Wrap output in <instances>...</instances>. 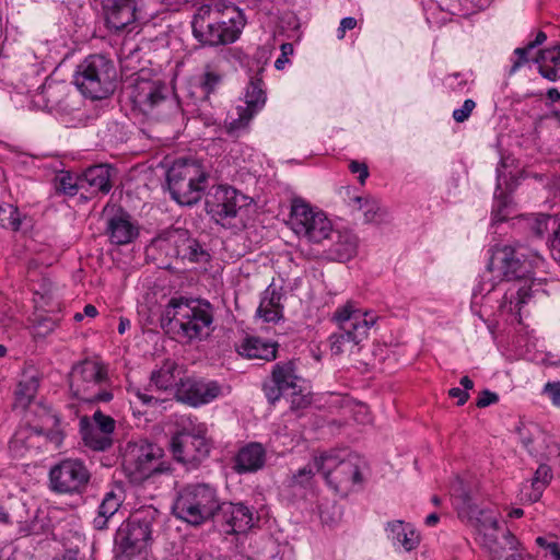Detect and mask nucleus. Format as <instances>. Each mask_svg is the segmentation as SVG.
<instances>
[{
	"label": "nucleus",
	"instance_id": "1",
	"mask_svg": "<svg viewBox=\"0 0 560 560\" xmlns=\"http://www.w3.org/2000/svg\"><path fill=\"white\" fill-rule=\"evenodd\" d=\"M457 492L459 489L457 488ZM471 488H460L457 498L463 499L464 508L457 513L466 516L476 528L477 539L481 547L489 553V560H525L522 552L517 551L518 541L514 535L503 526L498 514L491 510H480L471 503Z\"/></svg>",
	"mask_w": 560,
	"mask_h": 560
},
{
	"label": "nucleus",
	"instance_id": "2",
	"mask_svg": "<svg viewBox=\"0 0 560 560\" xmlns=\"http://www.w3.org/2000/svg\"><path fill=\"white\" fill-rule=\"evenodd\" d=\"M544 259L536 252L523 246H499L492 252L489 267L498 270L502 276L511 280H524V284L509 290L504 295V306L510 312H518L532 296L533 280L530 278L534 267L542 265Z\"/></svg>",
	"mask_w": 560,
	"mask_h": 560
},
{
	"label": "nucleus",
	"instance_id": "3",
	"mask_svg": "<svg viewBox=\"0 0 560 560\" xmlns=\"http://www.w3.org/2000/svg\"><path fill=\"white\" fill-rule=\"evenodd\" d=\"M163 318L170 329L186 341L201 340L209 335L213 322L209 302L194 299L173 298L167 303Z\"/></svg>",
	"mask_w": 560,
	"mask_h": 560
},
{
	"label": "nucleus",
	"instance_id": "4",
	"mask_svg": "<svg viewBox=\"0 0 560 560\" xmlns=\"http://www.w3.org/2000/svg\"><path fill=\"white\" fill-rule=\"evenodd\" d=\"M332 319L340 331L330 336V350L334 354H341L359 350V345L368 339L370 329L376 324L378 316L372 311L359 307L355 302L348 301L337 307Z\"/></svg>",
	"mask_w": 560,
	"mask_h": 560
},
{
	"label": "nucleus",
	"instance_id": "5",
	"mask_svg": "<svg viewBox=\"0 0 560 560\" xmlns=\"http://www.w3.org/2000/svg\"><path fill=\"white\" fill-rule=\"evenodd\" d=\"M218 491L209 483H188L180 488L173 503V514L191 525L203 524L220 511Z\"/></svg>",
	"mask_w": 560,
	"mask_h": 560
},
{
	"label": "nucleus",
	"instance_id": "6",
	"mask_svg": "<svg viewBox=\"0 0 560 560\" xmlns=\"http://www.w3.org/2000/svg\"><path fill=\"white\" fill-rule=\"evenodd\" d=\"M167 185L172 198L179 205L198 202L208 184V173L197 160L179 159L167 171Z\"/></svg>",
	"mask_w": 560,
	"mask_h": 560
},
{
	"label": "nucleus",
	"instance_id": "7",
	"mask_svg": "<svg viewBox=\"0 0 560 560\" xmlns=\"http://www.w3.org/2000/svg\"><path fill=\"white\" fill-rule=\"evenodd\" d=\"M69 384L72 395L82 401L96 404L113 399L107 369L102 362L84 360L75 364Z\"/></svg>",
	"mask_w": 560,
	"mask_h": 560
},
{
	"label": "nucleus",
	"instance_id": "8",
	"mask_svg": "<svg viewBox=\"0 0 560 560\" xmlns=\"http://www.w3.org/2000/svg\"><path fill=\"white\" fill-rule=\"evenodd\" d=\"M170 447L177 462L198 465L209 456L212 447L207 424L196 418H183L180 429L171 439Z\"/></svg>",
	"mask_w": 560,
	"mask_h": 560
},
{
	"label": "nucleus",
	"instance_id": "9",
	"mask_svg": "<svg viewBox=\"0 0 560 560\" xmlns=\"http://www.w3.org/2000/svg\"><path fill=\"white\" fill-rule=\"evenodd\" d=\"M116 70L113 62L101 55L86 57L78 65L73 83L91 100H104L115 91Z\"/></svg>",
	"mask_w": 560,
	"mask_h": 560
},
{
	"label": "nucleus",
	"instance_id": "10",
	"mask_svg": "<svg viewBox=\"0 0 560 560\" xmlns=\"http://www.w3.org/2000/svg\"><path fill=\"white\" fill-rule=\"evenodd\" d=\"M360 463L358 455L346 450L323 452L314 456L315 468L336 491L349 490L361 482Z\"/></svg>",
	"mask_w": 560,
	"mask_h": 560
},
{
	"label": "nucleus",
	"instance_id": "11",
	"mask_svg": "<svg viewBox=\"0 0 560 560\" xmlns=\"http://www.w3.org/2000/svg\"><path fill=\"white\" fill-rule=\"evenodd\" d=\"M163 450L147 440L128 442L122 452V469L131 482L141 483L167 470Z\"/></svg>",
	"mask_w": 560,
	"mask_h": 560
},
{
	"label": "nucleus",
	"instance_id": "12",
	"mask_svg": "<svg viewBox=\"0 0 560 560\" xmlns=\"http://www.w3.org/2000/svg\"><path fill=\"white\" fill-rule=\"evenodd\" d=\"M290 224L296 235L312 243H320L332 233V224L326 214L302 199L292 201Z\"/></svg>",
	"mask_w": 560,
	"mask_h": 560
},
{
	"label": "nucleus",
	"instance_id": "13",
	"mask_svg": "<svg viewBox=\"0 0 560 560\" xmlns=\"http://www.w3.org/2000/svg\"><path fill=\"white\" fill-rule=\"evenodd\" d=\"M126 93L135 107L143 114H150L166 102L167 88L159 78L141 71L127 86Z\"/></svg>",
	"mask_w": 560,
	"mask_h": 560
},
{
	"label": "nucleus",
	"instance_id": "14",
	"mask_svg": "<svg viewBox=\"0 0 560 560\" xmlns=\"http://www.w3.org/2000/svg\"><path fill=\"white\" fill-rule=\"evenodd\" d=\"M151 518L140 515L132 516L119 526L115 542L124 558L130 560L145 551L151 540Z\"/></svg>",
	"mask_w": 560,
	"mask_h": 560
},
{
	"label": "nucleus",
	"instance_id": "15",
	"mask_svg": "<svg viewBox=\"0 0 560 560\" xmlns=\"http://www.w3.org/2000/svg\"><path fill=\"white\" fill-rule=\"evenodd\" d=\"M90 480V471L84 463L67 458L50 468L49 481L52 491L58 493H80Z\"/></svg>",
	"mask_w": 560,
	"mask_h": 560
},
{
	"label": "nucleus",
	"instance_id": "16",
	"mask_svg": "<svg viewBox=\"0 0 560 560\" xmlns=\"http://www.w3.org/2000/svg\"><path fill=\"white\" fill-rule=\"evenodd\" d=\"M175 395L179 401L191 407H199L223 395V387L217 381L185 377L180 378Z\"/></svg>",
	"mask_w": 560,
	"mask_h": 560
},
{
	"label": "nucleus",
	"instance_id": "17",
	"mask_svg": "<svg viewBox=\"0 0 560 560\" xmlns=\"http://www.w3.org/2000/svg\"><path fill=\"white\" fill-rule=\"evenodd\" d=\"M61 441L60 434L57 432H44L31 425L19 428L12 436L9 450L13 457H25L28 453L36 452L47 446L48 442H54L56 446Z\"/></svg>",
	"mask_w": 560,
	"mask_h": 560
},
{
	"label": "nucleus",
	"instance_id": "18",
	"mask_svg": "<svg viewBox=\"0 0 560 560\" xmlns=\"http://www.w3.org/2000/svg\"><path fill=\"white\" fill-rule=\"evenodd\" d=\"M302 378L296 374L293 362H279L273 365L271 383L264 386L269 402L275 404L283 394L296 395L301 393Z\"/></svg>",
	"mask_w": 560,
	"mask_h": 560
},
{
	"label": "nucleus",
	"instance_id": "19",
	"mask_svg": "<svg viewBox=\"0 0 560 560\" xmlns=\"http://www.w3.org/2000/svg\"><path fill=\"white\" fill-rule=\"evenodd\" d=\"M4 481L0 478V492L4 490ZM0 522L16 525L18 533L22 536L39 534L40 526L35 517H31L26 505L16 498L0 500Z\"/></svg>",
	"mask_w": 560,
	"mask_h": 560
},
{
	"label": "nucleus",
	"instance_id": "20",
	"mask_svg": "<svg viewBox=\"0 0 560 560\" xmlns=\"http://www.w3.org/2000/svg\"><path fill=\"white\" fill-rule=\"evenodd\" d=\"M523 446L539 460H550L560 454L558 444L537 424L523 425L518 430Z\"/></svg>",
	"mask_w": 560,
	"mask_h": 560
},
{
	"label": "nucleus",
	"instance_id": "21",
	"mask_svg": "<svg viewBox=\"0 0 560 560\" xmlns=\"http://www.w3.org/2000/svg\"><path fill=\"white\" fill-rule=\"evenodd\" d=\"M207 211L213 219L225 224L230 219L237 215L240 206V195L236 189L228 186H218L206 201Z\"/></svg>",
	"mask_w": 560,
	"mask_h": 560
},
{
	"label": "nucleus",
	"instance_id": "22",
	"mask_svg": "<svg viewBox=\"0 0 560 560\" xmlns=\"http://www.w3.org/2000/svg\"><path fill=\"white\" fill-rule=\"evenodd\" d=\"M208 7L211 11H218L215 12L220 16L218 25L225 43L231 44L237 40L246 24L244 13L234 4L223 0H213L208 3Z\"/></svg>",
	"mask_w": 560,
	"mask_h": 560
},
{
	"label": "nucleus",
	"instance_id": "23",
	"mask_svg": "<svg viewBox=\"0 0 560 560\" xmlns=\"http://www.w3.org/2000/svg\"><path fill=\"white\" fill-rule=\"evenodd\" d=\"M217 11H211L208 4L198 8L191 26L194 36L203 45L218 46L226 45L225 39L220 32Z\"/></svg>",
	"mask_w": 560,
	"mask_h": 560
},
{
	"label": "nucleus",
	"instance_id": "24",
	"mask_svg": "<svg viewBox=\"0 0 560 560\" xmlns=\"http://www.w3.org/2000/svg\"><path fill=\"white\" fill-rule=\"evenodd\" d=\"M141 0H106L103 9L108 28L121 31L138 19Z\"/></svg>",
	"mask_w": 560,
	"mask_h": 560
},
{
	"label": "nucleus",
	"instance_id": "25",
	"mask_svg": "<svg viewBox=\"0 0 560 560\" xmlns=\"http://www.w3.org/2000/svg\"><path fill=\"white\" fill-rule=\"evenodd\" d=\"M28 279L36 308L50 312L59 307V289L49 278L30 270Z\"/></svg>",
	"mask_w": 560,
	"mask_h": 560
},
{
	"label": "nucleus",
	"instance_id": "26",
	"mask_svg": "<svg viewBox=\"0 0 560 560\" xmlns=\"http://www.w3.org/2000/svg\"><path fill=\"white\" fill-rule=\"evenodd\" d=\"M166 241L173 246L174 254L191 262L207 261L209 255L187 230L176 229L167 233Z\"/></svg>",
	"mask_w": 560,
	"mask_h": 560
},
{
	"label": "nucleus",
	"instance_id": "27",
	"mask_svg": "<svg viewBox=\"0 0 560 560\" xmlns=\"http://www.w3.org/2000/svg\"><path fill=\"white\" fill-rule=\"evenodd\" d=\"M106 233L113 244L127 245L138 237L139 228L127 212L119 211L107 220Z\"/></svg>",
	"mask_w": 560,
	"mask_h": 560
},
{
	"label": "nucleus",
	"instance_id": "28",
	"mask_svg": "<svg viewBox=\"0 0 560 560\" xmlns=\"http://www.w3.org/2000/svg\"><path fill=\"white\" fill-rule=\"evenodd\" d=\"M220 511L229 527L228 533H246L254 525L253 512L243 503L221 502Z\"/></svg>",
	"mask_w": 560,
	"mask_h": 560
},
{
	"label": "nucleus",
	"instance_id": "29",
	"mask_svg": "<svg viewBox=\"0 0 560 560\" xmlns=\"http://www.w3.org/2000/svg\"><path fill=\"white\" fill-rule=\"evenodd\" d=\"M387 538L395 547L406 551L416 549L420 542V536L412 525L402 521H393L386 525Z\"/></svg>",
	"mask_w": 560,
	"mask_h": 560
},
{
	"label": "nucleus",
	"instance_id": "30",
	"mask_svg": "<svg viewBox=\"0 0 560 560\" xmlns=\"http://www.w3.org/2000/svg\"><path fill=\"white\" fill-rule=\"evenodd\" d=\"M266 451L260 443H249L242 447L235 459V470L240 474L254 472L264 467Z\"/></svg>",
	"mask_w": 560,
	"mask_h": 560
},
{
	"label": "nucleus",
	"instance_id": "31",
	"mask_svg": "<svg viewBox=\"0 0 560 560\" xmlns=\"http://www.w3.org/2000/svg\"><path fill=\"white\" fill-rule=\"evenodd\" d=\"M552 478L551 469L548 465L541 464L535 471L530 482L522 486L520 491V500L522 502L534 503L537 502L548 483Z\"/></svg>",
	"mask_w": 560,
	"mask_h": 560
},
{
	"label": "nucleus",
	"instance_id": "32",
	"mask_svg": "<svg viewBox=\"0 0 560 560\" xmlns=\"http://www.w3.org/2000/svg\"><path fill=\"white\" fill-rule=\"evenodd\" d=\"M67 96V85L63 82L46 81L36 93L34 102L48 110L63 104Z\"/></svg>",
	"mask_w": 560,
	"mask_h": 560
},
{
	"label": "nucleus",
	"instance_id": "33",
	"mask_svg": "<svg viewBox=\"0 0 560 560\" xmlns=\"http://www.w3.org/2000/svg\"><path fill=\"white\" fill-rule=\"evenodd\" d=\"M349 207L353 211H361L366 223L381 224L387 218V210L373 197L355 196L349 200Z\"/></svg>",
	"mask_w": 560,
	"mask_h": 560
},
{
	"label": "nucleus",
	"instance_id": "34",
	"mask_svg": "<svg viewBox=\"0 0 560 560\" xmlns=\"http://www.w3.org/2000/svg\"><path fill=\"white\" fill-rule=\"evenodd\" d=\"M110 188V173L106 165L89 167L81 176V189H88L91 194H107Z\"/></svg>",
	"mask_w": 560,
	"mask_h": 560
},
{
	"label": "nucleus",
	"instance_id": "35",
	"mask_svg": "<svg viewBox=\"0 0 560 560\" xmlns=\"http://www.w3.org/2000/svg\"><path fill=\"white\" fill-rule=\"evenodd\" d=\"M180 374V366L174 360L167 359L160 368L152 371L150 380L158 389L167 390L174 386L178 387L183 378Z\"/></svg>",
	"mask_w": 560,
	"mask_h": 560
},
{
	"label": "nucleus",
	"instance_id": "36",
	"mask_svg": "<svg viewBox=\"0 0 560 560\" xmlns=\"http://www.w3.org/2000/svg\"><path fill=\"white\" fill-rule=\"evenodd\" d=\"M237 352L248 359L270 361L276 359L277 348L273 342L257 337H247L237 346Z\"/></svg>",
	"mask_w": 560,
	"mask_h": 560
},
{
	"label": "nucleus",
	"instance_id": "37",
	"mask_svg": "<svg viewBox=\"0 0 560 560\" xmlns=\"http://www.w3.org/2000/svg\"><path fill=\"white\" fill-rule=\"evenodd\" d=\"M358 245L359 240L353 232L348 230L338 231L329 252L334 259L347 261L357 255Z\"/></svg>",
	"mask_w": 560,
	"mask_h": 560
},
{
	"label": "nucleus",
	"instance_id": "38",
	"mask_svg": "<svg viewBox=\"0 0 560 560\" xmlns=\"http://www.w3.org/2000/svg\"><path fill=\"white\" fill-rule=\"evenodd\" d=\"M534 61L544 78L550 81L560 79V43L551 48L540 50Z\"/></svg>",
	"mask_w": 560,
	"mask_h": 560
},
{
	"label": "nucleus",
	"instance_id": "39",
	"mask_svg": "<svg viewBox=\"0 0 560 560\" xmlns=\"http://www.w3.org/2000/svg\"><path fill=\"white\" fill-rule=\"evenodd\" d=\"M39 387V377L36 371L27 370L22 374L15 390V405L26 408L35 398Z\"/></svg>",
	"mask_w": 560,
	"mask_h": 560
},
{
	"label": "nucleus",
	"instance_id": "40",
	"mask_svg": "<svg viewBox=\"0 0 560 560\" xmlns=\"http://www.w3.org/2000/svg\"><path fill=\"white\" fill-rule=\"evenodd\" d=\"M121 490H110L105 493L98 506V514L94 518L93 524L97 529L106 527L108 520L115 515L122 503Z\"/></svg>",
	"mask_w": 560,
	"mask_h": 560
},
{
	"label": "nucleus",
	"instance_id": "41",
	"mask_svg": "<svg viewBox=\"0 0 560 560\" xmlns=\"http://www.w3.org/2000/svg\"><path fill=\"white\" fill-rule=\"evenodd\" d=\"M81 434L84 444L93 451H105L113 444V438L109 434L100 432L97 428H93L86 417L80 420Z\"/></svg>",
	"mask_w": 560,
	"mask_h": 560
},
{
	"label": "nucleus",
	"instance_id": "42",
	"mask_svg": "<svg viewBox=\"0 0 560 560\" xmlns=\"http://www.w3.org/2000/svg\"><path fill=\"white\" fill-rule=\"evenodd\" d=\"M281 294L275 289H267L257 310V315L265 322H278L282 317V306L280 304Z\"/></svg>",
	"mask_w": 560,
	"mask_h": 560
},
{
	"label": "nucleus",
	"instance_id": "43",
	"mask_svg": "<svg viewBox=\"0 0 560 560\" xmlns=\"http://www.w3.org/2000/svg\"><path fill=\"white\" fill-rule=\"evenodd\" d=\"M505 164L503 161L500 162V165L497 167V190L494 194V202L492 206V221L494 223L503 222L508 218V213L510 212V198L504 195L502 191L500 195H498V190L501 189V179L504 177L502 173V167H504Z\"/></svg>",
	"mask_w": 560,
	"mask_h": 560
},
{
	"label": "nucleus",
	"instance_id": "44",
	"mask_svg": "<svg viewBox=\"0 0 560 560\" xmlns=\"http://www.w3.org/2000/svg\"><path fill=\"white\" fill-rule=\"evenodd\" d=\"M266 93L264 82L260 78L253 77L245 92V108L250 109L255 115L264 107Z\"/></svg>",
	"mask_w": 560,
	"mask_h": 560
},
{
	"label": "nucleus",
	"instance_id": "45",
	"mask_svg": "<svg viewBox=\"0 0 560 560\" xmlns=\"http://www.w3.org/2000/svg\"><path fill=\"white\" fill-rule=\"evenodd\" d=\"M223 80V72L219 65L209 62L205 66L203 72L199 77V86L205 94H210L221 84Z\"/></svg>",
	"mask_w": 560,
	"mask_h": 560
},
{
	"label": "nucleus",
	"instance_id": "46",
	"mask_svg": "<svg viewBox=\"0 0 560 560\" xmlns=\"http://www.w3.org/2000/svg\"><path fill=\"white\" fill-rule=\"evenodd\" d=\"M237 117L230 116L225 122L226 132L232 137H238L242 132L246 131L253 117L255 116L250 109L243 106L236 107Z\"/></svg>",
	"mask_w": 560,
	"mask_h": 560
},
{
	"label": "nucleus",
	"instance_id": "47",
	"mask_svg": "<svg viewBox=\"0 0 560 560\" xmlns=\"http://www.w3.org/2000/svg\"><path fill=\"white\" fill-rule=\"evenodd\" d=\"M342 415L350 416L359 424L371 422L369 407L362 402L353 401L350 398H342Z\"/></svg>",
	"mask_w": 560,
	"mask_h": 560
},
{
	"label": "nucleus",
	"instance_id": "48",
	"mask_svg": "<svg viewBox=\"0 0 560 560\" xmlns=\"http://www.w3.org/2000/svg\"><path fill=\"white\" fill-rule=\"evenodd\" d=\"M547 39V35L544 32H538L536 38L529 42L525 47H518L514 50V57L510 73H515L524 63L528 62V54L530 50L541 45Z\"/></svg>",
	"mask_w": 560,
	"mask_h": 560
},
{
	"label": "nucleus",
	"instance_id": "49",
	"mask_svg": "<svg viewBox=\"0 0 560 560\" xmlns=\"http://www.w3.org/2000/svg\"><path fill=\"white\" fill-rule=\"evenodd\" d=\"M22 223V217L18 207L11 203L0 205V225L11 231H19Z\"/></svg>",
	"mask_w": 560,
	"mask_h": 560
},
{
	"label": "nucleus",
	"instance_id": "50",
	"mask_svg": "<svg viewBox=\"0 0 560 560\" xmlns=\"http://www.w3.org/2000/svg\"><path fill=\"white\" fill-rule=\"evenodd\" d=\"M55 186L58 191L74 196L81 188V177H75L69 172H61L55 179Z\"/></svg>",
	"mask_w": 560,
	"mask_h": 560
},
{
	"label": "nucleus",
	"instance_id": "51",
	"mask_svg": "<svg viewBox=\"0 0 560 560\" xmlns=\"http://www.w3.org/2000/svg\"><path fill=\"white\" fill-rule=\"evenodd\" d=\"M528 224L535 235L542 236L549 230V225L552 224L555 228L557 222L551 215L539 213L530 218Z\"/></svg>",
	"mask_w": 560,
	"mask_h": 560
},
{
	"label": "nucleus",
	"instance_id": "52",
	"mask_svg": "<svg viewBox=\"0 0 560 560\" xmlns=\"http://www.w3.org/2000/svg\"><path fill=\"white\" fill-rule=\"evenodd\" d=\"M93 428H97L100 432L112 435L115 430V420L104 415L102 411L96 410L93 415Z\"/></svg>",
	"mask_w": 560,
	"mask_h": 560
},
{
	"label": "nucleus",
	"instance_id": "53",
	"mask_svg": "<svg viewBox=\"0 0 560 560\" xmlns=\"http://www.w3.org/2000/svg\"><path fill=\"white\" fill-rule=\"evenodd\" d=\"M314 464L306 465L303 468H300L296 472H294L291 477L290 485L292 486H307L311 483L314 476Z\"/></svg>",
	"mask_w": 560,
	"mask_h": 560
},
{
	"label": "nucleus",
	"instance_id": "54",
	"mask_svg": "<svg viewBox=\"0 0 560 560\" xmlns=\"http://www.w3.org/2000/svg\"><path fill=\"white\" fill-rule=\"evenodd\" d=\"M541 395L550 400L553 407L560 408V381L547 382L541 389Z\"/></svg>",
	"mask_w": 560,
	"mask_h": 560
},
{
	"label": "nucleus",
	"instance_id": "55",
	"mask_svg": "<svg viewBox=\"0 0 560 560\" xmlns=\"http://www.w3.org/2000/svg\"><path fill=\"white\" fill-rule=\"evenodd\" d=\"M57 324L55 320L50 319V318H42L37 322L36 326H35V331H34V335L36 337H46L48 336L49 334H51L55 328H56Z\"/></svg>",
	"mask_w": 560,
	"mask_h": 560
},
{
	"label": "nucleus",
	"instance_id": "56",
	"mask_svg": "<svg viewBox=\"0 0 560 560\" xmlns=\"http://www.w3.org/2000/svg\"><path fill=\"white\" fill-rule=\"evenodd\" d=\"M436 25H444L453 21V12L445 11L441 5H438L434 11L431 12L430 18Z\"/></svg>",
	"mask_w": 560,
	"mask_h": 560
},
{
	"label": "nucleus",
	"instance_id": "57",
	"mask_svg": "<svg viewBox=\"0 0 560 560\" xmlns=\"http://www.w3.org/2000/svg\"><path fill=\"white\" fill-rule=\"evenodd\" d=\"M349 170L351 173L358 174V179L361 184H364L366 178L369 177V168L365 163L351 161L349 164Z\"/></svg>",
	"mask_w": 560,
	"mask_h": 560
},
{
	"label": "nucleus",
	"instance_id": "58",
	"mask_svg": "<svg viewBox=\"0 0 560 560\" xmlns=\"http://www.w3.org/2000/svg\"><path fill=\"white\" fill-rule=\"evenodd\" d=\"M498 400L499 396L495 393L485 389L480 393L476 401V406L478 408H486L492 404H495Z\"/></svg>",
	"mask_w": 560,
	"mask_h": 560
},
{
	"label": "nucleus",
	"instance_id": "59",
	"mask_svg": "<svg viewBox=\"0 0 560 560\" xmlns=\"http://www.w3.org/2000/svg\"><path fill=\"white\" fill-rule=\"evenodd\" d=\"M357 24H358V21L354 18H352V16L343 18L340 21L339 27L337 28L338 39L345 38L346 32L354 30L357 27Z\"/></svg>",
	"mask_w": 560,
	"mask_h": 560
},
{
	"label": "nucleus",
	"instance_id": "60",
	"mask_svg": "<svg viewBox=\"0 0 560 560\" xmlns=\"http://www.w3.org/2000/svg\"><path fill=\"white\" fill-rule=\"evenodd\" d=\"M293 54V46L290 43H284L281 45V56L276 60L275 67L278 70L284 68V65L289 61L288 56Z\"/></svg>",
	"mask_w": 560,
	"mask_h": 560
},
{
	"label": "nucleus",
	"instance_id": "61",
	"mask_svg": "<svg viewBox=\"0 0 560 560\" xmlns=\"http://www.w3.org/2000/svg\"><path fill=\"white\" fill-rule=\"evenodd\" d=\"M550 253L555 261L560 265V225L553 231V238L551 240Z\"/></svg>",
	"mask_w": 560,
	"mask_h": 560
},
{
	"label": "nucleus",
	"instance_id": "62",
	"mask_svg": "<svg viewBox=\"0 0 560 560\" xmlns=\"http://www.w3.org/2000/svg\"><path fill=\"white\" fill-rule=\"evenodd\" d=\"M476 107V103L472 100H466L463 104V106L457 109V122L466 120L474 108Z\"/></svg>",
	"mask_w": 560,
	"mask_h": 560
},
{
	"label": "nucleus",
	"instance_id": "63",
	"mask_svg": "<svg viewBox=\"0 0 560 560\" xmlns=\"http://www.w3.org/2000/svg\"><path fill=\"white\" fill-rule=\"evenodd\" d=\"M128 392H129L130 395H133L135 397H137L140 401H142L145 405H149L152 401V397L151 396H149L145 393H142L137 387H130L128 389Z\"/></svg>",
	"mask_w": 560,
	"mask_h": 560
},
{
	"label": "nucleus",
	"instance_id": "64",
	"mask_svg": "<svg viewBox=\"0 0 560 560\" xmlns=\"http://www.w3.org/2000/svg\"><path fill=\"white\" fill-rule=\"evenodd\" d=\"M547 549L555 557L556 560H560V546L556 541L547 544Z\"/></svg>",
	"mask_w": 560,
	"mask_h": 560
}]
</instances>
